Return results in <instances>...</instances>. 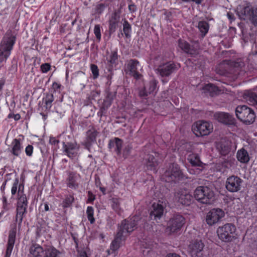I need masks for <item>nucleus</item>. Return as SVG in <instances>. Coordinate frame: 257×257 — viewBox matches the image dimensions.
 I'll list each match as a JSON object with an SVG mask.
<instances>
[{"mask_svg":"<svg viewBox=\"0 0 257 257\" xmlns=\"http://www.w3.org/2000/svg\"><path fill=\"white\" fill-rule=\"evenodd\" d=\"M16 41V34L12 30L9 29L0 43V68L3 66V63L6 62L10 56Z\"/></svg>","mask_w":257,"mask_h":257,"instance_id":"1","label":"nucleus"},{"mask_svg":"<svg viewBox=\"0 0 257 257\" xmlns=\"http://www.w3.org/2000/svg\"><path fill=\"white\" fill-rule=\"evenodd\" d=\"M236 13L240 19L250 20L253 24L257 21V8L250 5L239 6L237 7Z\"/></svg>","mask_w":257,"mask_h":257,"instance_id":"2","label":"nucleus"},{"mask_svg":"<svg viewBox=\"0 0 257 257\" xmlns=\"http://www.w3.org/2000/svg\"><path fill=\"white\" fill-rule=\"evenodd\" d=\"M195 198L204 204H210L214 198V192L207 187L200 186L197 188L194 193Z\"/></svg>","mask_w":257,"mask_h":257,"instance_id":"3","label":"nucleus"},{"mask_svg":"<svg viewBox=\"0 0 257 257\" xmlns=\"http://www.w3.org/2000/svg\"><path fill=\"white\" fill-rule=\"evenodd\" d=\"M235 226L231 223H226L218 227L216 230L219 238L223 241L230 242L234 238Z\"/></svg>","mask_w":257,"mask_h":257,"instance_id":"4","label":"nucleus"},{"mask_svg":"<svg viewBox=\"0 0 257 257\" xmlns=\"http://www.w3.org/2000/svg\"><path fill=\"white\" fill-rule=\"evenodd\" d=\"M213 126L212 123L207 121L199 120L192 126V131L197 137L207 136L212 132Z\"/></svg>","mask_w":257,"mask_h":257,"instance_id":"5","label":"nucleus"},{"mask_svg":"<svg viewBox=\"0 0 257 257\" xmlns=\"http://www.w3.org/2000/svg\"><path fill=\"white\" fill-rule=\"evenodd\" d=\"M165 177H166V181L175 183L187 178L176 164H172L169 166L165 173Z\"/></svg>","mask_w":257,"mask_h":257,"instance_id":"6","label":"nucleus"},{"mask_svg":"<svg viewBox=\"0 0 257 257\" xmlns=\"http://www.w3.org/2000/svg\"><path fill=\"white\" fill-rule=\"evenodd\" d=\"M235 113L237 117L246 124L252 123L255 120L254 112L246 105L237 106Z\"/></svg>","mask_w":257,"mask_h":257,"instance_id":"7","label":"nucleus"},{"mask_svg":"<svg viewBox=\"0 0 257 257\" xmlns=\"http://www.w3.org/2000/svg\"><path fill=\"white\" fill-rule=\"evenodd\" d=\"M185 218L180 214H177L167 223L166 231L169 234L179 232L185 223Z\"/></svg>","mask_w":257,"mask_h":257,"instance_id":"8","label":"nucleus"},{"mask_svg":"<svg viewBox=\"0 0 257 257\" xmlns=\"http://www.w3.org/2000/svg\"><path fill=\"white\" fill-rule=\"evenodd\" d=\"M28 201L25 194H22L19 197L16 207V221L20 226L23 221L24 216L27 213Z\"/></svg>","mask_w":257,"mask_h":257,"instance_id":"9","label":"nucleus"},{"mask_svg":"<svg viewBox=\"0 0 257 257\" xmlns=\"http://www.w3.org/2000/svg\"><path fill=\"white\" fill-rule=\"evenodd\" d=\"M137 217L133 216L122 221L121 225L118 227V232H121L125 237L127 236L136 228L137 225Z\"/></svg>","mask_w":257,"mask_h":257,"instance_id":"10","label":"nucleus"},{"mask_svg":"<svg viewBox=\"0 0 257 257\" xmlns=\"http://www.w3.org/2000/svg\"><path fill=\"white\" fill-rule=\"evenodd\" d=\"M224 212L219 208H214L206 214V222L210 226L217 223L224 216Z\"/></svg>","mask_w":257,"mask_h":257,"instance_id":"11","label":"nucleus"},{"mask_svg":"<svg viewBox=\"0 0 257 257\" xmlns=\"http://www.w3.org/2000/svg\"><path fill=\"white\" fill-rule=\"evenodd\" d=\"M242 180L237 176H231L228 177L225 183L227 190L230 192H236L241 188Z\"/></svg>","mask_w":257,"mask_h":257,"instance_id":"12","label":"nucleus"},{"mask_svg":"<svg viewBox=\"0 0 257 257\" xmlns=\"http://www.w3.org/2000/svg\"><path fill=\"white\" fill-rule=\"evenodd\" d=\"M204 243L201 240H196L189 244L188 250L193 257H204Z\"/></svg>","mask_w":257,"mask_h":257,"instance_id":"13","label":"nucleus"},{"mask_svg":"<svg viewBox=\"0 0 257 257\" xmlns=\"http://www.w3.org/2000/svg\"><path fill=\"white\" fill-rule=\"evenodd\" d=\"M175 199L181 204L188 205L191 202L192 196L187 190L181 189L175 194Z\"/></svg>","mask_w":257,"mask_h":257,"instance_id":"14","label":"nucleus"},{"mask_svg":"<svg viewBox=\"0 0 257 257\" xmlns=\"http://www.w3.org/2000/svg\"><path fill=\"white\" fill-rule=\"evenodd\" d=\"M63 153L70 158L75 157L79 151V146L76 143H63L62 147Z\"/></svg>","mask_w":257,"mask_h":257,"instance_id":"15","label":"nucleus"},{"mask_svg":"<svg viewBox=\"0 0 257 257\" xmlns=\"http://www.w3.org/2000/svg\"><path fill=\"white\" fill-rule=\"evenodd\" d=\"M16 232L17 228L16 225H15V226L12 228L9 231L8 241L5 257L11 256L16 240Z\"/></svg>","mask_w":257,"mask_h":257,"instance_id":"16","label":"nucleus"},{"mask_svg":"<svg viewBox=\"0 0 257 257\" xmlns=\"http://www.w3.org/2000/svg\"><path fill=\"white\" fill-rule=\"evenodd\" d=\"M214 117L218 122L226 125H234L235 123V120L233 116L227 113L223 112H216L214 114Z\"/></svg>","mask_w":257,"mask_h":257,"instance_id":"17","label":"nucleus"},{"mask_svg":"<svg viewBox=\"0 0 257 257\" xmlns=\"http://www.w3.org/2000/svg\"><path fill=\"white\" fill-rule=\"evenodd\" d=\"M98 134V132L93 127L87 131L86 137L84 145L88 150H90L92 144L96 142Z\"/></svg>","mask_w":257,"mask_h":257,"instance_id":"18","label":"nucleus"},{"mask_svg":"<svg viewBox=\"0 0 257 257\" xmlns=\"http://www.w3.org/2000/svg\"><path fill=\"white\" fill-rule=\"evenodd\" d=\"M66 179L67 185L68 187L76 189L79 186L77 181L80 179L81 176L76 172H68Z\"/></svg>","mask_w":257,"mask_h":257,"instance_id":"19","label":"nucleus"},{"mask_svg":"<svg viewBox=\"0 0 257 257\" xmlns=\"http://www.w3.org/2000/svg\"><path fill=\"white\" fill-rule=\"evenodd\" d=\"M139 62L136 59H131L128 63L127 69L130 74L136 79H140L142 75L138 71V66L139 65Z\"/></svg>","mask_w":257,"mask_h":257,"instance_id":"20","label":"nucleus"},{"mask_svg":"<svg viewBox=\"0 0 257 257\" xmlns=\"http://www.w3.org/2000/svg\"><path fill=\"white\" fill-rule=\"evenodd\" d=\"M120 20V12L115 11L112 14L109 21V31L110 34L113 33L116 30Z\"/></svg>","mask_w":257,"mask_h":257,"instance_id":"21","label":"nucleus"},{"mask_svg":"<svg viewBox=\"0 0 257 257\" xmlns=\"http://www.w3.org/2000/svg\"><path fill=\"white\" fill-rule=\"evenodd\" d=\"M123 141L118 138H114L110 140L108 144V148L110 150L114 149L118 156H120L121 153Z\"/></svg>","mask_w":257,"mask_h":257,"instance_id":"22","label":"nucleus"},{"mask_svg":"<svg viewBox=\"0 0 257 257\" xmlns=\"http://www.w3.org/2000/svg\"><path fill=\"white\" fill-rule=\"evenodd\" d=\"M152 210L150 215L152 220L159 222L161 219V204L159 203H154L152 206Z\"/></svg>","mask_w":257,"mask_h":257,"instance_id":"23","label":"nucleus"},{"mask_svg":"<svg viewBox=\"0 0 257 257\" xmlns=\"http://www.w3.org/2000/svg\"><path fill=\"white\" fill-rule=\"evenodd\" d=\"M44 249L39 244H33L29 248V257H41L44 253Z\"/></svg>","mask_w":257,"mask_h":257,"instance_id":"24","label":"nucleus"},{"mask_svg":"<svg viewBox=\"0 0 257 257\" xmlns=\"http://www.w3.org/2000/svg\"><path fill=\"white\" fill-rule=\"evenodd\" d=\"M125 238L121 232H117L114 239L112 241L110 246V250H111V253L115 252L119 248L121 241L124 240Z\"/></svg>","mask_w":257,"mask_h":257,"instance_id":"25","label":"nucleus"},{"mask_svg":"<svg viewBox=\"0 0 257 257\" xmlns=\"http://www.w3.org/2000/svg\"><path fill=\"white\" fill-rule=\"evenodd\" d=\"M243 98L248 104L257 105V95L253 92L246 91L244 93Z\"/></svg>","mask_w":257,"mask_h":257,"instance_id":"26","label":"nucleus"},{"mask_svg":"<svg viewBox=\"0 0 257 257\" xmlns=\"http://www.w3.org/2000/svg\"><path fill=\"white\" fill-rule=\"evenodd\" d=\"M23 147L19 139H15L12 143L11 152L15 156H19L22 151Z\"/></svg>","mask_w":257,"mask_h":257,"instance_id":"27","label":"nucleus"},{"mask_svg":"<svg viewBox=\"0 0 257 257\" xmlns=\"http://www.w3.org/2000/svg\"><path fill=\"white\" fill-rule=\"evenodd\" d=\"M236 157L237 160L242 163H246L249 161V157L247 152L243 148L237 151Z\"/></svg>","mask_w":257,"mask_h":257,"instance_id":"28","label":"nucleus"},{"mask_svg":"<svg viewBox=\"0 0 257 257\" xmlns=\"http://www.w3.org/2000/svg\"><path fill=\"white\" fill-rule=\"evenodd\" d=\"M175 69V65L172 62H169L162 66V77L169 76Z\"/></svg>","mask_w":257,"mask_h":257,"instance_id":"29","label":"nucleus"},{"mask_svg":"<svg viewBox=\"0 0 257 257\" xmlns=\"http://www.w3.org/2000/svg\"><path fill=\"white\" fill-rule=\"evenodd\" d=\"M44 257H60V251L53 246H50L44 249Z\"/></svg>","mask_w":257,"mask_h":257,"instance_id":"30","label":"nucleus"},{"mask_svg":"<svg viewBox=\"0 0 257 257\" xmlns=\"http://www.w3.org/2000/svg\"><path fill=\"white\" fill-rule=\"evenodd\" d=\"M217 148L221 155H225L230 151V143L229 142L221 141L217 145Z\"/></svg>","mask_w":257,"mask_h":257,"instance_id":"31","label":"nucleus"},{"mask_svg":"<svg viewBox=\"0 0 257 257\" xmlns=\"http://www.w3.org/2000/svg\"><path fill=\"white\" fill-rule=\"evenodd\" d=\"M151 64L153 67V69L159 76H161V58L159 56L151 59Z\"/></svg>","mask_w":257,"mask_h":257,"instance_id":"32","label":"nucleus"},{"mask_svg":"<svg viewBox=\"0 0 257 257\" xmlns=\"http://www.w3.org/2000/svg\"><path fill=\"white\" fill-rule=\"evenodd\" d=\"M146 160L147 161L146 162V165L148 169L151 170L155 169V167L157 165L155 158L153 155H148L146 158Z\"/></svg>","mask_w":257,"mask_h":257,"instance_id":"33","label":"nucleus"},{"mask_svg":"<svg viewBox=\"0 0 257 257\" xmlns=\"http://www.w3.org/2000/svg\"><path fill=\"white\" fill-rule=\"evenodd\" d=\"M45 103L44 107L46 110H49L52 107V103L54 101V96L52 94H47L43 98Z\"/></svg>","mask_w":257,"mask_h":257,"instance_id":"34","label":"nucleus"},{"mask_svg":"<svg viewBox=\"0 0 257 257\" xmlns=\"http://www.w3.org/2000/svg\"><path fill=\"white\" fill-rule=\"evenodd\" d=\"M203 90L204 92H208L211 95H213L217 93L218 89L214 85L208 83L204 86Z\"/></svg>","mask_w":257,"mask_h":257,"instance_id":"35","label":"nucleus"},{"mask_svg":"<svg viewBox=\"0 0 257 257\" xmlns=\"http://www.w3.org/2000/svg\"><path fill=\"white\" fill-rule=\"evenodd\" d=\"M188 160L191 164L192 166H198L200 165V161L196 154H190L188 156Z\"/></svg>","mask_w":257,"mask_h":257,"instance_id":"36","label":"nucleus"},{"mask_svg":"<svg viewBox=\"0 0 257 257\" xmlns=\"http://www.w3.org/2000/svg\"><path fill=\"white\" fill-rule=\"evenodd\" d=\"M123 31L126 38H130L131 37L132 27L128 21L125 19L124 20L123 23Z\"/></svg>","mask_w":257,"mask_h":257,"instance_id":"37","label":"nucleus"},{"mask_svg":"<svg viewBox=\"0 0 257 257\" xmlns=\"http://www.w3.org/2000/svg\"><path fill=\"white\" fill-rule=\"evenodd\" d=\"M198 29L203 36H205L208 32L209 26L206 22L201 21L198 23Z\"/></svg>","mask_w":257,"mask_h":257,"instance_id":"38","label":"nucleus"},{"mask_svg":"<svg viewBox=\"0 0 257 257\" xmlns=\"http://www.w3.org/2000/svg\"><path fill=\"white\" fill-rule=\"evenodd\" d=\"M118 59L117 53L116 51L111 52L109 58H107V62L110 66H112L115 64Z\"/></svg>","mask_w":257,"mask_h":257,"instance_id":"39","label":"nucleus"},{"mask_svg":"<svg viewBox=\"0 0 257 257\" xmlns=\"http://www.w3.org/2000/svg\"><path fill=\"white\" fill-rule=\"evenodd\" d=\"M157 83L156 80H153L150 82L148 86H146L149 94L156 92V90L158 89L157 86Z\"/></svg>","mask_w":257,"mask_h":257,"instance_id":"40","label":"nucleus"},{"mask_svg":"<svg viewBox=\"0 0 257 257\" xmlns=\"http://www.w3.org/2000/svg\"><path fill=\"white\" fill-rule=\"evenodd\" d=\"M111 207L113 210L116 213H120V202L117 198H112L111 200Z\"/></svg>","mask_w":257,"mask_h":257,"instance_id":"41","label":"nucleus"},{"mask_svg":"<svg viewBox=\"0 0 257 257\" xmlns=\"http://www.w3.org/2000/svg\"><path fill=\"white\" fill-rule=\"evenodd\" d=\"M86 214L87 215V218H88V220L90 221V223L93 224L95 221V219L93 217V214H94L93 208L91 206L87 207V210H86Z\"/></svg>","mask_w":257,"mask_h":257,"instance_id":"42","label":"nucleus"},{"mask_svg":"<svg viewBox=\"0 0 257 257\" xmlns=\"http://www.w3.org/2000/svg\"><path fill=\"white\" fill-rule=\"evenodd\" d=\"M74 201V197L71 195L67 196L63 201L62 206L64 208L69 207Z\"/></svg>","mask_w":257,"mask_h":257,"instance_id":"43","label":"nucleus"},{"mask_svg":"<svg viewBox=\"0 0 257 257\" xmlns=\"http://www.w3.org/2000/svg\"><path fill=\"white\" fill-rule=\"evenodd\" d=\"M78 82L80 85L82 86V88H84L87 82V78L85 75L84 73L80 72L78 76Z\"/></svg>","mask_w":257,"mask_h":257,"instance_id":"44","label":"nucleus"},{"mask_svg":"<svg viewBox=\"0 0 257 257\" xmlns=\"http://www.w3.org/2000/svg\"><path fill=\"white\" fill-rule=\"evenodd\" d=\"M179 47L186 52H189L190 49V45L185 41L180 40L179 41Z\"/></svg>","mask_w":257,"mask_h":257,"instance_id":"45","label":"nucleus"},{"mask_svg":"<svg viewBox=\"0 0 257 257\" xmlns=\"http://www.w3.org/2000/svg\"><path fill=\"white\" fill-rule=\"evenodd\" d=\"M90 69L93 75V79H96L99 76V69L98 67L95 64H91Z\"/></svg>","mask_w":257,"mask_h":257,"instance_id":"46","label":"nucleus"},{"mask_svg":"<svg viewBox=\"0 0 257 257\" xmlns=\"http://www.w3.org/2000/svg\"><path fill=\"white\" fill-rule=\"evenodd\" d=\"M132 150V147L131 145L125 146L122 151V157L125 159L127 158L130 155Z\"/></svg>","mask_w":257,"mask_h":257,"instance_id":"47","label":"nucleus"},{"mask_svg":"<svg viewBox=\"0 0 257 257\" xmlns=\"http://www.w3.org/2000/svg\"><path fill=\"white\" fill-rule=\"evenodd\" d=\"M149 94V93H148V91L146 87H144L139 90V96L143 99H146Z\"/></svg>","mask_w":257,"mask_h":257,"instance_id":"48","label":"nucleus"},{"mask_svg":"<svg viewBox=\"0 0 257 257\" xmlns=\"http://www.w3.org/2000/svg\"><path fill=\"white\" fill-rule=\"evenodd\" d=\"M94 33L96 36V38L97 40L98 41H100L101 40V32H100V26L99 25H96L94 27Z\"/></svg>","mask_w":257,"mask_h":257,"instance_id":"49","label":"nucleus"},{"mask_svg":"<svg viewBox=\"0 0 257 257\" xmlns=\"http://www.w3.org/2000/svg\"><path fill=\"white\" fill-rule=\"evenodd\" d=\"M19 179L16 178L13 183L12 189H11V193L12 195H14L17 192L18 190V186L19 184Z\"/></svg>","mask_w":257,"mask_h":257,"instance_id":"50","label":"nucleus"},{"mask_svg":"<svg viewBox=\"0 0 257 257\" xmlns=\"http://www.w3.org/2000/svg\"><path fill=\"white\" fill-rule=\"evenodd\" d=\"M50 67L49 63H44L41 66V70L43 73H47L50 69Z\"/></svg>","mask_w":257,"mask_h":257,"instance_id":"51","label":"nucleus"},{"mask_svg":"<svg viewBox=\"0 0 257 257\" xmlns=\"http://www.w3.org/2000/svg\"><path fill=\"white\" fill-rule=\"evenodd\" d=\"M33 152V147L32 145H28L25 149V152L28 156H31Z\"/></svg>","mask_w":257,"mask_h":257,"instance_id":"52","label":"nucleus"},{"mask_svg":"<svg viewBox=\"0 0 257 257\" xmlns=\"http://www.w3.org/2000/svg\"><path fill=\"white\" fill-rule=\"evenodd\" d=\"M105 9V5L103 4L98 5L96 8V12L98 14H101Z\"/></svg>","mask_w":257,"mask_h":257,"instance_id":"53","label":"nucleus"},{"mask_svg":"<svg viewBox=\"0 0 257 257\" xmlns=\"http://www.w3.org/2000/svg\"><path fill=\"white\" fill-rule=\"evenodd\" d=\"M8 203L7 201V199L5 196H3V209L6 210L8 211L9 209V206H8Z\"/></svg>","mask_w":257,"mask_h":257,"instance_id":"54","label":"nucleus"},{"mask_svg":"<svg viewBox=\"0 0 257 257\" xmlns=\"http://www.w3.org/2000/svg\"><path fill=\"white\" fill-rule=\"evenodd\" d=\"M8 117L9 118H13L15 120H18L21 118V116L19 114H14V113H10L9 114Z\"/></svg>","mask_w":257,"mask_h":257,"instance_id":"55","label":"nucleus"},{"mask_svg":"<svg viewBox=\"0 0 257 257\" xmlns=\"http://www.w3.org/2000/svg\"><path fill=\"white\" fill-rule=\"evenodd\" d=\"M128 10L131 13H135L137 11V7L134 4H130L128 5Z\"/></svg>","mask_w":257,"mask_h":257,"instance_id":"56","label":"nucleus"},{"mask_svg":"<svg viewBox=\"0 0 257 257\" xmlns=\"http://www.w3.org/2000/svg\"><path fill=\"white\" fill-rule=\"evenodd\" d=\"M59 141L57 140L54 137H50L49 139V143L53 145H55L56 144H58Z\"/></svg>","mask_w":257,"mask_h":257,"instance_id":"57","label":"nucleus"},{"mask_svg":"<svg viewBox=\"0 0 257 257\" xmlns=\"http://www.w3.org/2000/svg\"><path fill=\"white\" fill-rule=\"evenodd\" d=\"M184 148H185L187 150V152H191L193 149H192V146L190 143H187L184 145Z\"/></svg>","mask_w":257,"mask_h":257,"instance_id":"58","label":"nucleus"},{"mask_svg":"<svg viewBox=\"0 0 257 257\" xmlns=\"http://www.w3.org/2000/svg\"><path fill=\"white\" fill-rule=\"evenodd\" d=\"M52 87L55 90V91H56L59 89L61 88V85L58 83L54 82L53 83Z\"/></svg>","mask_w":257,"mask_h":257,"instance_id":"59","label":"nucleus"},{"mask_svg":"<svg viewBox=\"0 0 257 257\" xmlns=\"http://www.w3.org/2000/svg\"><path fill=\"white\" fill-rule=\"evenodd\" d=\"M108 72H109V74H108L107 75L106 78H107V80H111V79L112 77V76L113 75V73L112 70L110 68L108 69Z\"/></svg>","mask_w":257,"mask_h":257,"instance_id":"60","label":"nucleus"},{"mask_svg":"<svg viewBox=\"0 0 257 257\" xmlns=\"http://www.w3.org/2000/svg\"><path fill=\"white\" fill-rule=\"evenodd\" d=\"M110 94H108L106 99L104 100L105 103H107L108 105H110L112 102V98L109 97Z\"/></svg>","mask_w":257,"mask_h":257,"instance_id":"61","label":"nucleus"},{"mask_svg":"<svg viewBox=\"0 0 257 257\" xmlns=\"http://www.w3.org/2000/svg\"><path fill=\"white\" fill-rule=\"evenodd\" d=\"M89 198L88 199V201L92 202L95 199L94 196L92 194V193L90 191H88Z\"/></svg>","mask_w":257,"mask_h":257,"instance_id":"62","label":"nucleus"},{"mask_svg":"<svg viewBox=\"0 0 257 257\" xmlns=\"http://www.w3.org/2000/svg\"><path fill=\"white\" fill-rule=\"evenodd\" d=\"M188 171L192 174H195L200 172V170L198 169H196V170H194V169H188Z\"/></svg>","mask_w":257,"mask_h":257,"instance_id":"63","label":"nucleus"},{"mask_svg":"<svg viewBox=\"0 0 257 257\" xmlns=\"http://www.w3.org/2000/svg\"><path fill=\"white\" fill-rule=\"evenodd\" d=\"M166 257H180L179 255L176 254V253H169L168 254Z\"/></svg>","mask_w":257,"mask_h":257,"instance_id":"64","label":"nucleus"}]
</instances>
